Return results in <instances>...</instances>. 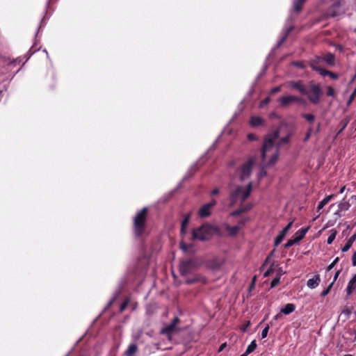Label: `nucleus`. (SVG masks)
Listing matches in <instances>:
<instances>
[{"instance_id": "2", "label": "nucleus", "mask_w": 356, "mask_h": 356, "mask_svg": "<svg viewBox=\"0 0 356 356\" xmlns=\"http://www.w3.org/2000/svg\"><path fill=\"white\" fill-rule=\"evenodd\" d=\"M252 190V183L248 182L243 186H237L230 193V205L242 203L250 195Z\"/></svg>"}, {"instance_id": "23", "label": "nucleus", "mask_w": 356, "mask_h": 356, "mask_svg": "<svg viewBox=\"0 0 356 356\" xmlns=\"http://www.w3.org/2000/svg\"><path fill=\"white\" fill-rule=\"evenodd\" d=\"M334 195H330L325 197L318 205L317 211H319L321 209L323 208V207L327 204L333 197Z\"/></svg>"}, {"instance_id": "6", "label": "nucleus", "mask_w": 356, "mask_h": 356, "mask_svg": "<svg viewBox=\"0 0 356 356\" xmlns=\"http://www.w3.org/2000/svg\"><path fill=\"white\" fill-rule=\"evenodd\" d=\"M196 268V262L192 259L184 260L180 263L179 272L182 275L191 273Z\"/></svg>"}, {"instance_id": "52", "label": "nucleus", "mask_w": 356, "mask_h": 356, "mask_svg": "<svg viewBox=\"0 0 356 356\" xmlns=\"http://www.w3.org/2000/svg\"><path fill=\"white\" fill-rule=\"evenodd\" d=\"M282 316L281 314H277V315H275L273 318V320H277L279 318H280Z\"/></svg>"}, {"instance_id": "26", "label": "nucleus", "mask_w": 356, "mask_h": 356, "mask_svg": "<svg viewBox=\"0 0 356 356\" xmlns=\"http://www.w3.org/2000/svg\"><path fill=\"white\" fill-rule=\"evenodd\" d=\"M190 220V214H188L185 218L182 221V224H181V232L182 233H184L185 232V229H186V227H187L188 225V223Z\"/></svg>"}, {"instance_id": "5", "label": "nucleus", "mask_w": 356, "mask_h": 356, "mask_svg": "<svg viewBox=\"0 0 356 356\" xmlns=\"http://www.w3.org/2000/svg\"><path fill=\"white\" fill-rule=\"evenodd\" d=\"M254 163L255 158L251 157L242 165L239 172L240 179L241 181H244L250 177Z\"/></svg>"}, {"instance_id": "32", "label": "nucleus", "mask_w": 356, "mask_h": 356, "mask_svg": "<svg viewBox=\"0 0 356 356\" xmlns=\"http://www.w3.org/2000/svg\"><path fill=\"white\" fill-rule=\"evenodd\" d=\"M269 325H267L266 327L262 330L261 332V338L264 339L267 337L268 330H269Z\"/></svg>"}, {"instance_id": "29", "label": "nucleus", "mask_w": 356, "mask_h": 356, "mask_svg": "<svg viewBox=\"0 0 356 356\" xmlns=\"http://www.w3.org/2000/svg\"><path fill=\"white\" fill-rule=\"evenodd\" d=\"M333 284H334V282H332L329 284L327 288L322 291V293H321V296L322 297H325V296H326L329 293L330 291L331 290V289H332V287L333 286Z\"/></svg>"}, {"instance_id": "15", "label": "nucleus", "mask_w": 356, "mask_h": 356, "mask_svg": "<svg viewBox=\"0 0 356 356\" xmlns=\"http://www.w3.org/2000/svg\"><path fill=\"white\" fill-rule=\"evenodd\" d=\"M321 282V278L319 275H315L312 278L309 279L307 282V286L309 289L316 288Z\"/></svg>"}, {"instance_id": "4", "label": "nucleus", "mask_w": 356, "mask_h": 356, "mask_svg": "<svg viewBox=\"0 0 356 356\" xmlns=\"http://www.w3.org/2000/svg\"><path fill=\"white\" fill-rule=\"evenodd\" d=\"M213 227L209 225H203L193 232V238L200 241L207 240L212 234Z\"/></svg>"}, {"instance_id": "56", "label": "nucleus", "mask_w": 356, "mask_h": 356, "mask_svg": "<svg viewBox=\"0 0 356 356\" xmlns=\"http://www.w3.org/2000/svg\"><path fill=\"white\" fill-rule=\"evenodd\" d=\"M270 259V257H267L266 259V261L265 263H267L268 261V260Z\"/></svg>"}, {"instance_id": "35", "label": "nucleus", "mask_w": 356, "mask_h": 356, "mask_svg": "<svg viewBox=\"0 0 356 356\" xmlns=\"http://www.w3.org/2000/svg\"><path fill=\"white\" fill-rule=\"evenodd\" d=\"M270 97L265 98L264 100H262L259 106L261 107V108L265 106L266 105H267L270 102Z\"/></svg>"}, {"instance_id": "39", "label": "nucleus", "mask_w": 356, "mask_h": 356, "mask_svg": "<svg viewBox=\"0 0 356 356\" xmlns=\"http://www.w3.org/2000/svg\"><path fill=\"white\" fill-rule=\"evenodd\" d=\"M355 95H356V88L353 91V92L351 94V95L350 96V98L348 101V104H350L352 102V101L354 99Z\"/></svg>"}, {"instance_id": "7", "label": "nucleus", "mask_w": 356, "mask_h": 356, "mask_svg": "<svg viewBox=\"0 0 356 356\" xmlns=\"http://www.w3.org/2000/svg\"><path fill=\"white\" fill-rule=\"evenodd\" d=\"M321 93V88L317 85H312L309 91L307 90V94H305L309 101L313 104H317L320 99Z\"/></svg>"}, {"instance_id": "24", "label": "nucleus", "mask_w": 356, "mask_h": 356, "mask_svg": "<svg viewBox=\"0 0 356 356\" xmlns=\"http://www.w3.org/2000/svg\"><path fill=\"white\" fill-rule=\"evenodd\" d=\"M138 348L136 344H131L125 352L126 356H134L137 352Z\"/></svg>"}, {"instance_id": "51", "label": "nucleus", "mask_w": 356, "mask_h": 356, "mask_svg": "<svg viewBox=\"0 0 356 356\" xmlns=\"http://www.w3.org/2000/svg\"><path fill=\"white\" fill-rule=\"evenodd\" d=\"M339 273H340V271H339V270H338V271L335 273V275H334V280H333V282H334V281L337 279V277H338V276H339Z\"/></svg>"}, {"instance_id": "3", "label": "nucleus", "mask_w": 356, "mask_h": 356, "mask_svg": "<svg viewBox=\"0 0 356 356\" xmlns=\"http://www.w3.org/2000/svg\"><path fill=\"white\" fill-rule=\"evenodd\" d=\"M147 213V208H143L135 216L134 220V232L137 236H140L144 232Z\"/></svg>"}, {"instance_id": "16", "label": "nucleus", "mask_w": 356, "mask_h": 356, "mask_svg": "<svg viewBox=\"0 0 356 356\" xmlns=\"http://www.w3.org/2000/svg\"><path fill=\"white\" fill-rule=\"evenodd\" d=\"M321 61H325L328 65H332L334 63V56L332 54H328L323 58H317L316 60H314L313 62H314L316 65H318V63Z\"/></svg>"}, {"instance_id": "28", "label": "nucleus", "mask_w": 356, "mask_h": 356, "mask_svg": "<svg viewBox=\"0 0 356 356\" xmlns=\"http://www.w3.org/2000/svg\"><path fill=\"white\" fill-rule=\"evenodd\" d=\"M247 222V219H245V218H242L238 222L237 224L235 225L237 227V228L241 230L244 226H245V224Z\"/></svg>"}, {"instance_id": "45", "label": "nucleus", "mask_w": 356, "mask_h": 356, "mask_svg": "<svg viewBox=\"0 0 356 356\" xmlns=\"http://www.w3.org/2000/svg\"><path fill=\"white\" fill-rule=\"evenodd\" d=\"M273 271V268L270 267L268 270H267L265 273H264V277H268L270 275V274L272 273Z\"/></svg>"}, {"instance_id": "47", "label": "nucleus", "mask_w": 356, "mask_h": 356, "mask_svg": "<svg viewBox=\"0 0 356 356\" xmlns=\"http://www.w3.org/2000/svg\"><path fill=\"white\" fill-rule=\"evenodd\" d=\"M219 192H220V191H219V189H218V188H215V189H213V190L211 191V195H216L218 194V193H219Z\"/></svg>"}, {"instance_id": "44", "label": "nucleus", "mask_w": 356, "mask_h": 356, "mask_svg": "<svg viewBox=\"0 0 356 356\" xmlns=\"http://www.w3.org/2000/svg\"><path fill=\"white\" fill-rule=\"evenodd\" d=\"M280 90V87L278 86V87H275L274 88H273L271 90H270V94H274L275 92H277Z\"/></svg>"}, {"instance_id": "37", "label": "nucleus", "mask_w": 356, "mask_h": 356, "mask_svg": "<svg viewBox=\"0 0 356 356\" xmlns=\"http://www.w3.org/2000/svg\"><path fill=\"white\" fill-rule=\"evenodd\" d=\"M280 280L279 277L274 278L271 282V287L276 286L280 283Z\"/></svg>"}, {"instance_id": "42", "label": "nucleus", "mask_w": 356, "mask_h": 356, "mask_svg": "<svg viewBox=\"0 0 356 356\" xmlns=\"http://www.w3.org/2000/svg\"><path fill=\"white\" fill-rule=\"evenodd\" d=\"M198 280H200V278L198 277H196L194 279H187L186 282L187 284H192V283H194V282H195L196 281H198Z\"/></svg>"}, {"instance_id": "43", "label": "nucleus", "mask_w": 356, "mask_h": 356, "mask_svg": "<svg viewBox=\"0 0 356 356\" xmlns=\"http://www.w3.org/2000/svg\"><path fill=\"white\" fill-rule=\"evenodd\" d=\"M250 325V322L248 321L246 323V324L241 327V330L243 332H245Z\"/></svg>"}, {"instance_id": "19", "label": "nucleus", "mask_w": 356, "mask_h": 356, "mask_svg": "<svg viewBox=\"0 0 356 356\" xmlns=\"http://www.w3.org/2000/svg\"><path fill=\"white\" fill-rule=\"evenodd\" d=\"M356 289V273L352 277V279L349 281L346 291L348 295H350L353 293L354 290Z\"/></svg>"}, {"instance_id": "54", "label": "nucleus", "mask_w": 356, "mask_h": 356, "mask_svg": "<svg viewBox=\"0 0 356 356\" xmlns=\"http://www.w3.org/2000/svg\"><path fill=\"white\" fill-rule=\"evenodd\" d=\"M344 190H345V186H343V187L340 189V191H339V192H340L341 193H343Z\"/></svg>"}, {"instance_id": "53", "label": "nucleus", "mask_w": 356, "mask_h": 356, "mask_svg": "<svg viewBox=\"0 0 356 356\" xmlns=\"http://www.w3.org/2000/svg\"><path fill=\"white\" fill-rule=\"evenodd\" d=\"M225 346H226V343H222L220 347L219 351H222L223 350V348L225 347Z\"/></svg>"}, {"instance_id": "50", "label": "nucleus", "mask_w": 356, "mask_h": 356, "mask_svg": "<svg viewBox=\"0 0 356 356\" xmlns=\"http://www.w3.org/2000/svg\"><path fill=\"white\" fill-rule=\"evenodd\" d=\"M240 213H241L240 211H236L232 212L230 214V216H236L238 215Z\"/></svg>"}, {"instance_id": "14", "label": "nucleus", "mask_w": 356, "mask_h": 356, "mask_svg": "<svg viewBox=\"0 0 356 356\" xmlns=\"http://www.w3.org/2000/svg\"><path fill=\"white\" fill-rule=\"evenodd\" d=\"M293 222H290L279 234V235L276 237L275 240V245H278L282 240L284 238L286 233L291 229L292 226Z\"/></svg>"}, {"instance_id": "1", "label": "nucleus", "mask_w": 356, "mask_h": 356, "mask_svg": "<svg viewBox=\"0 0 356 356\" xmlns=\"http://www.w3.org/2000/svg\"><path fill=\"white\" fill-rule=\"evenodd\" d=\"M280 129L275 130L268 134L264 139L261 153L262 167L259 172L260 177L266 175L265 168L275 164L277 161L279 147L289 142L290 134L280 138Z\"/></svg>"}, {"instance_id": "55", "label": "nucleus", "mask_w": 356, "mask_h": 356, "mask_svg": "<svg viewBox=\"0 0 356 356\" xmlns=\"http://www.w3.org/2000/svg\"><path fill=\"white\" fill-rule=\"evenodd\" d=\"M290 31H291V29H289V30L287 31V32L286 33L285 37L283 38V40H284V38L286 37V35H288V33H289Z\"/></svg>"}, {"instance_id": "57", "label": "nucleus", "mask_w": 356, "mask_h": 356, "mask_svg": "<svg viewBox=\"0 0 356 356\" xmlns=\"http://www.w3.org/2000/svg\"><path fill=\"white\" fill-rule=\"evenodd\" d=\"M248 354H246V353L245 352V353H243V355H241V356H247Z\"/></svg>"}, {"instance_id": "18", "label": "nucleus", "mask_w": 356, "mask_h": 356, "mask_svg": "<svg viewBox=\"0 0 356 356\" xmlns=\"http://www.w3.org/2000/svg\"><path fill=\"white\" fill-rule=\"evenodd\" d=\"M250 123L251 126L254 127H257L264 125V121L261 117L252 116L250 119Z\"/></svg>"}, {"instance_id": "34", "label": "nucleus", "mask_w": 356, "mask_h": 356, "mask_svg": "<svg viewBox=\"0 0 356 356\" xmlns=\"http://www.w3.org/2000/svg\"><path fill=\"white\" fill-rule=\"evenodd\" d=\"M298 242L296 241V239L293 238V239H290L287 241V243L285 244L286 248L291 247L295 243H297Z\"/></svg>"}, {"instance_id": "21", "label": "nucleus", "mask_w": 356, "mask_h": 356, "mask_svg": "<svg viewBox=\"0 0 356 356\" xmlns=\"http://www.w3.org/2000/svg\"><path fill=\"white\" fill-rule=\"evenodd\" d=\"M296 309V306L294 304L288 303L281 309V313H283L285 315L290 314L293 312H294Z\"/></svg>"}, {"instance_id": "10", "label": "nucleus", "mask_w": 356, "mask_h": 356, "mask_svg": "<svg viewBox=\"0 0 356 356\" xmlns=\"http://www.w3.org/2000/svg\"><path fill=\"white\" fill-rule=\"evenodd\" d=\"M282 106H287L293 102H302V99L293 95L282 97L278 99Z\"/></svg>"}, {"instance_id": "40", "label": "nucleus", "mask_w": 356, "mask_h": 356, "mask_svg": "<svg viewBox=\"0 0 356 356\" xmlns=\"http://www.w3.org/2000/svg\"><path fill=\"white\" fill-rule=\"evenodd\" d=\"M128 302H129V300H125V301L122 304V305L120 306V312H123V311L126 309V307H127V304H128Z\"/></svg>"}, {"instance_id": "46", "label": "nucleus", "mask_w": 356, "mask_h": 356, "mask_svg": "<svg viewBox=\"0 0 356 356\" xmlns=\"http://www.w3.org/2000/svg\"><path fill=\"white\" fill-rule=\"evenodd\" d=\"M356 239V233L353 235L349 239L348 241L350 242L351 244H353V243L354 242V241Z\"/></svg>"}, {"instance_id": "27", "label": "nucleus", "mask_w": 356, "mask_h": 356, "mask_svg": "<svg viewBox=\"0 0 356 356\" xmlns=\"http://www.w3.org/2000/svg\"><path fill=\"white\" fill-rule=\"evenodd\" d=\"M337 232L334 229L330 230V234L327 238V242L328 244H331L336 237Z\"/></svg>"}, {"instance_id": "48", "label": "nucleus", "mask_w": 356, "mask_h": 356, "mask_svg": "<svg viewBox=\"0 0 356 356\" xmlns=\"http://www.w3.org/2000/svg\"><path fill=\"white\" fill-rule=\"evenodd\" d=\"M248 138L250 140H256V136L254 134H248Z\"/></svg>"}, {"instance_id": "31", "label": "nucleus", "mask_w": 356, "mask_h": 356, "mask_svg": "<svg viewBox=\"0 0 356 356\" xmlns=\"http://www.w3.org/2000/svg\"><path fill=\"white\" fill-rule=\"evenodd\" d=\"M327 95L331 97L335 96V91L331 86L327 88Z\"/></svg>"}, {"instance_id": "22", "label": "nucleus", "mask_w": 356, "mask_h": 356, "mask_svg": "<svg viewBox=\"0 0 356 356\" xmlns=\"http://www.w3.org/2000/svg\"><path fill=\"white\" fill-rule=\"evenodd\" d=\"M305 1L306 0H295L293 6V10L296 13H299Z\"/></svg>"}, {"instance_id": "49", "label": "nucleus", "mask_w": 356, "mask_h": 356, "mask_svg": "<svg viewBox=\"0 0 356 356\" xmlns=\"http://www.w3.org/2000/svg\"><path fill=\"white\" fill-rule=\"evenodd\" d=\"M353 265L354 266H356V252H355L353 255Z\"/></svg>"}, {"instance_id": "8", "label": "nucleus", "mask_w": 356, "mask_h": 356, "mask_svg": "<svg viewBox=\"0 0 356 356\" xmlns=\"http://www.w3.org/2000/svg\"><path fill=\"white\" fill-rule=\"evenodd\" d=\"M216 204V202L213 200L209 203L203 205L198 211V214L202 218L208 217L211 214V211Z\"/></svg>"}, {"instance_id": "9", "label": "nucleus", "mask_w": 356, "mask_h": 356, "mask_svg": "<svg viewBox=\"0 0 356 356\" xmlns=\"http://www.w3.org/2000/svg\"><path fill=\"white\" fill-rule=\"evenodd\" d=\"M340 7V0H333L332 6L327 13V16L334 17L339 15L341 11Z\"/></svg>"}, {"instance_id": "58", "label": "nucleus", "mask_w": 356, "mask_h": 356, "mask_svg": "<svg viewBox=\"0 0 356 356\" xmlns=\"http://www.w3.org/2000/svg\"><path fill=\"white\" fill-rule=\"evenodd\" d=\"M112 304V301H111L108 304V307Z\"/></svg>"}, {"instance_id": "12", "label": "nucleus", "mask_w": 356, "mask_h": 356, "mask_svg": "<svg viewBox=\"0 0 356 356\" xmlns=\"http://www.w3.org/2000/svg\"><path fill=\"white\" fill-rule=\"evenodd\" d=\"M311 67L314 70L319 72L320 74H322L323 76L327 74L333 79H336L338 77V76L336 74H334L333 72H329V71L322 69L321 67L316 65V63L314 62H312L311 63Z\"/></svg>"}, {"instance_id": "36", "label": "nucleus", "mask_w": 356, "mask_h": 356, "mask_svg": "<svg viewBox=\"0 0 356 356\" xmlns=\"http://www.w3.org/2000/svg\"><path fill=\"white\" fill-rule=\"evenodd\" d=\"M351 246H352V244L350 243V242L347 241L346 245L341 248L342 252L348 251L350 248Z\"/></svg>"}, {"instance_id": "38", "label": "nucleus", "mask_w": 356, "mask_h": 356, "mask_svg": "<svg viewBox=\"0 0 356 356\" xmlns=\"http://www.w3.org/2000/svg\"><path fill=\"white\" fill-rule=\"evenodd\" d=\"M180 248L184 252H186L188 250V245L184 242L180 243Z\"/></svg>"}, {"instance_id": "11", "label": "nucleus", "mask_w": 356, "mask_h": 356, "mask_svg": "<svg viewBox=\"0 0 356 356\" xmlns=\"http://www.w3.org/2000/svg\"><path fill=\"white\" fill-rule=\"evenodd\" d=\"M179 320L178 318H175L172 323L168 325H167L166 327H165L164 328H163L161 332L163 334H166L169 339H170V336L172 333H174L175 332H176L177 329H176V325L179 323Z\"/></svg>"}, {"instance_id": "30", "label": "nucleus", "mask_w": 356, "mask_h": 356, "mask_svg": "<svg viewBox=\"0 0 356 356\" xmlns=\"http://www.w3.org/2000/svg\"><path fill=\"white\" fill-rule=\"evenodd\" d=\"M302 117L309 122H312L314 120V115L312 114H303Z\"/></svg>"}, {"instance_id": "41", "label": "nucleus", "mask_w": 356, "mask_h": 356, "mask_svg": "<svg viewBox=\"0 0 356 356\" xmlns=\"http://www.w3.org/2000/svg\"><path fill=\"white\" fill-rule=\"evenodd\" d=\"M312 132V128H309L307 132V134H306L305 138H304L305 141L307 140L309 138Z\"/></svg>"}, {"instance_id": "17", "label": "nucleus", "mask_w": 356, "mask_h": 356, "mask_svg": "<svg viewBox=\"0 0 356 356\" xmlns=\"http://www.w3.org/2000/svg\"><path fill=\"white\" fill-rule=\"evenodd\" d=\"M291 87L294 89H297L302 95L307 94V90L302 84L301 82H291L290 83Z\"/></svg>"}, {"instance_id": "25", "label": "nucleus", "mask_w": 356, "mask_h": 356, "mask_svg": "<svg viewBox=\"0 0 356 356\" xmlns=\"http://www.w3.org/2000/svg\"><path fill=\"white\" fill-rule=\"evenodd\" d=\"M257 348V343L256 341L253 340L250 344L248 346L245 353L246 354L249 355L250 353H252Z\"/></svg>"}, {"instance_id": "33", "label": "nucleus", "mask_w": 356, "mask_h": 356, "mask_svg": "<svg viewBox=\"0 0 356 356\" xmlns=\"http://www.w3.org/2000/svg\"><path fill=\"white\" fill-rule=\"evenodd\" d=\"M339 261V257H337L327 268V270L330 271Z\"/></svg>"}, {"instance_id": "13", "label": "nucleus", "mask_w": 356, "mask_h": 356, "mask_svg": "<svg viewBox=\"0 0 356 356\" xmlns=\"http://www.w3.org/2000/svg\"><path fill=\"white\" fill-rule=\"evenodd\" d=\"M222 227L227 232L229 236H235L240 232L236 226H230L228 222H224L222 225Z\"/></svg>"}, {"instance_id": "20", "label": "nucleus", "mask_w": 356, "mask_h": 356, "mask_svg": "<svg viewBox=\"0 0 356 356\" xmlns=\"http://www.w3.org/2000/svg\"><path fill=\"white\" fill-rule=\"evenodd\" d=\"M308 229H309V227L305 228V229L302 228L296 232V234L293 236V238L296 239V241L298 243L305 237Z\"/></svg>"}]
</instances>
